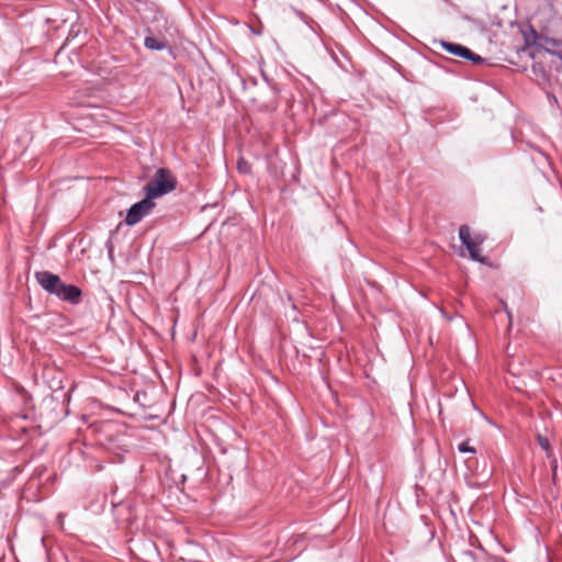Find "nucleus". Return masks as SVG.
Instances as JSON below:
<instances>
[{
  "instance_id": "nucleus-1",
  "label": "nucleus",
  "mask_w": 562,
  "mask_h": 562,
  "mask_svg": "<svg viewBox=\"0 0 562 562\" xmlns=\"http://www.w3.org/2000/svg\"><path fill=\"white\" fill-rule=\"evenodd\" d=\"M37 283L49 294L55 295L60 301L78 305L81 302L82 291L74 284H66L60 277L49 271H37L34 274Z\"/></svg>"
},
{
  "instance_id": "nucleus-2",
  "label": "nucleus",
  "mask_w": 562,
  "mask_h": 562,
  "mask_svg": "<svg viewBox=\"0 0 562 562\" xmlns=\"http://www.w3.org/2000/svg\"><path fill=\"white\" fill-rule=\"evenodd\" d=\"M177 188V179L167 168H158L154 177L144 186L145 195L154 201L161 198Z\"/></svg>"
},
{
  "instance_id": "nucleus-3",
  "label": "nucleus",
  "mask_w": 562,
  "mask_h": 562,
  "mask_svg": "<svg viewBox=\"0 0 562 562\" xmlns=\"http://www.w3.org/2000/svg\"><path fill=\"white\" fill-rule=\"evenodd\" d=\"M459 239L469 251V256L472 260L484 262L485 259L481 255V245L485 239L484 236L481 234H475L472 236L469 226L462 225L459 228Z\"/></svg>"
},
{
  "instance_id": "nucleus-4",
  "label": "nucleus",
  "mask_w": 562,
  "mask_h": 562,
  "mask_svg": "<svg viewBox=\"0 0 562 562\" xmlns=\"http://www.w3.org/2000/svg\"><path fill=\"white\" fill-rule=\"evenodd\" d=\"M156 203L150 201L146 195L139 202L134 203L127 211L125 223L128 226H134L139 223L144 217L149 215L155 209Z\"/></svg>"
},
{
  "instance_id": "nucleus-5",
  "label": "nucleus",
  "mask_w": 562,
  "mask_h": 562,
  "mask_svg": "<svg viewBox=\"0 0 562 562\" xmlns=\"http://www.w3.org/2000/svg\"><path fill=\"white\" fill-rule=\"evenodd\" d=\"M531 74L533 80L539 85L550 97L554 91L555 78L547 70L546 66L540 61H535L531 66Z\"/></svg>"
},
{
  "instance_id": "nucleus-6",
  "label": "nucleus",
  "mask_w": 562,
  "mask_h": 562,
  "mask_svg": "<svg viewBox=\"0 0 562 562\" xmlns=\"http://www.w3.org/2000/svg\"><path fill=\"white\" fill-rule=\"evenodd\" d=\"M441 46L443 47V49L446 52H448L454 56H458L461 58H465V56H471V49L463 45L443 41V42H441Z\"/></svg>"
},
{
  "instance_id": "nucleus-7",
  "label": "nucleus",
  "mask_w": 562,
  "mask_h": 562,
  "mask_svg": "<svg viewBox=\"0 0 562 562\" xmlns=\"http://www.w3.org/2000/svg\"><path fill=\"white\" fill-rule=\"evenodd\" d=\"M538 44L551 54H554V49L562 45L560 41L548 36H538Z\"/></svg>"
},
{
  "instance_id": "nucleus-8",
  "label": "nucleus",
  "mask_w": 562,
  "mask_h": 562,
  "mask_svg": "<svg viewBox=\"0 0 562 562\" xmlns=\"http://www.w3.org/2000/svg\"><path fill=\"white\" fill-rule=\"evenodd\" d=\"M144 45L146 48L151 50H162L164 48H166V44L164 42H160L153 36L145 37Z\"/></svg>"
},
{
  "instance_id": "nucleus-9",
  "label": "nucleus",
  "mask_w": 562,
  "mask_h": 562,
  "mask_svg": "<svg viewBox=\"0 0 562 562\" xmlns=\"http://www.w3.org/2000/svg\"><path fill=\"white\" fill-rule=\"evenodd\" d=\"M237 168H238V171L241 173H248V172H250V169H251L250 164L248 161H246L244 158L238 159Z\"/></svg>"
},
{
  "instance_id": "nucleus-10",
  "label": "nucleus",
  "mask_w": 562,
  "mask_h": 562,
  "mask_svg": "<svg viewBox=\"0 0 562 562\" xmlns=\"http://www.w3.org/2000/svg\"><path fill=\"white\" fill-rule=\"evenodd\" d=\"M458 450L461 453H475V448L471 447L469 445V441H462L461 443H459Z\"/></svg>"
},
{
  "instance_id": "nucleus-11",
  "label": "nucleus",
  "mask_w": 562,
  "mask_h": 562,
  "mask_svg": "<svg viewBox=\"0 0 562 562\" xmlns=\"http://www.w3.org/2000/svg\"><path fill=\"white\" fill-rule=\"evenodd\" d=\"M464 59H468V60H470V61H472L473 64H476V65L482 64L484 61L483 57H481L480 55L473 53L472 50H471V56H465Z\"/></svg>"
},
{
  "instance_id": "nucleus-12",
  "label": "nucleus",
  "mask_w": 562,
  "mask_h": 562,
  "mask_svg": "<svg viewBox=\"0 0 562 562\" xmlns=\"http://www.w3.org/2000/svg\"><path fill=\"white\" fill-rule=\"evenodd\" d=\"M538 442H539L540 447H541L543 450L549 451V449H550V443H549V440H548L546 437L538 436Z\"/></svg>"
},
{
  "instance_id": "nucleus-13",
  "label": "nucleus",
  "mask_w": 562,
  "mask_h": 562,
  "mask_svg": "<svg viewBox=\"0 0 562 562\" xmlns=\"http://www.w3.org/2000/svg\"><path fill=\"white\" fill-rule=\"evenodd\" d=\"M505 311H506V313H507V315H508V318L510 319V318H512V314H510V312L507 310V306H506V305H505Z\"/></svg>"
}]
</instances>
